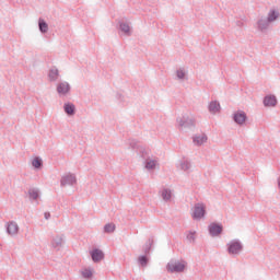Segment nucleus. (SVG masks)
Masks as SVG:
<instances>
[{"mask_svg":"<svg viewBox=\"0 0 280 280\" xmlns=\"http://www.w3.org/2000/svg\"><path fill=\"white\" fill-rule=\"evenodd\" d=\"M206 213H207V206H205V203H197L192 208L191 217L194 220H202Z\"/></svg>","mask_w":280,"mask_h":280,"instance_id":"f257e3e1","label":"nucleus"},{"mask_svg":"<svg viewBox=\"0 0 280 280\" xmlns=\"http://www.w3.org/2000/svg\"><path fill=\"white\" fill-rule=\"evenodd\" d=\"M185 261H171L167 265V270L168 272H183V270H185Z\"/></svg>","mask_w":280,"mask_h":280,"instance_id":"f03ea898","label":"nucleus"},{"mask_svg":"<svg viewBox=\"0 0 280 280\" xmlns=\"http://www.w3.org/2000/svg\"><path fill=\"white\" fill-rule=\"evenodd\" d=\"M242 252V244L240 242H232L229 244V253L230 255H237V253Z\"/></svg>","mask_w":280,"mask_h":280,"instance_id":"7ed1b4c3","label":"nucleus"},{"mask_svg":"<svg viewBox=\"0 0 280 280\" xmlns=\"http://www.w3.org/2000/svg\"><path fill=\"white\" fill-rule=\"evenodd\" d=\"M7 233L9 235H16L19 233V224L14 221L7 223Z\"/></svg>","mask_w":280,"mask_h":280,"instance_id":"20e7f679","label":"nucleus"},{"mask_svg":"<svg viewBox=\"0 0 280 280\" xmlns=\"http://www.w3.org/2000/svg\"><path fill=\"white\" fill-rule=\"evenodd\" d=\"M222 225L217 224V223H211L209 225V232L210 235H212L213 237H215L217 235H220V233H222Z\"/></svg>","mask_w":280,"mask_h":280,"instance_id":"39448f33","label":"nucleus"},{"mask_svg":"<svg viewBox=\"0 0 280 280\" xmlns=\"http://www.w3.org/2000/svg\"><path fill=\"white\" fill-rule=\"evenodd\" d=\"M77 179H75V175L73 174H68L66 176L62 177L61 179V185H75Z\"/></svg>","mask_w":280,"mask_h":280,"instance_id":"423d86ee","label":"nucleus"},{"mask_svg":"<svg viewBox=\"0 0 280 280\" xmlns=\"http://www.w3.org/2000/svg\"><path fill=\"white\" fill-rule=\"evenodd\" d=\"M70 86L69 83L63 82V83H59L57 86V93H59V95H67V93H69L70 91Z\"/></svg>","mask_w":280,"mask_h":280,"instance_id":"0eeeda50","label":"nucleus"},{"mask_svg":"<svg viewBox=\"0 0 280 280\" xmlns=\"http://www.w3.org/2000/svg\"><path fill=\"white\" fill-rule=\"evenodd\" d=\"M91 257L93 261H102V259H104V252H102L101 249H94L91 252Z\"/></svg>","mask_w":280,"mask_h":280,"instance_id":"6e6552de","label":"nucleus"},{"mask_svg":"<svg viewBox=\"0 0 280 280\" xmlns=\"http://www.w3.org/2000/svg\"><path fill=\"white\" fill-rule=\"evenodd\" d=\"M234 121L240 125L245 124L246 122V113L237 112L236 114H234Z\"/></svg>","mask_w":280,"mask_h":280,"instance_id":"1a4fd4ad","label":"nucleus"},{"mask_svg":"<svg viewBox=\"0 0 280 280\" xmlns=\"http://www.w3.org/2000/svg\"><path fill=\"white\" fill-rule=\"evenodd\" d=\"M265 106H277V96L267 95L264 100Z\"/></svg>","mask_w":280,"mask_h":280,"instance_id":"9d476101","label":"nucleus"},{"mask_svg":"<svg viewBox=\"0 0 280 280\" xmlns=\"http://www.w3.org/2000/svg\"><path fill=\"white\" fill-rule=\"evenodd\" d=\"M60 75V72L57 70V68H51L48 72V78L50 82H56Z\"/></svg>","mask_w":280,"mask_h":280,"instance_id":"9b49d317","label":"nucleus"},{"mask_svg":"<svg viewBox=\"0 0 280 280\" xmlns=\"http://www.w3.org/2000/svg\"><path fill=\"white\" fill-rule=\"evenodd\" d=\"M194 143H196V145H202V143H207V136L205 135L196 136L194 138Z\"/></svg>","mask_w":280,"mask_h":280,"instance_id":"f8f14e48","label":"nucleus"},{"mask_svg":"<svg viewBox=\"0 0 280 280\" xmlns=\"http://www.w3.org/2000/svg\"><path fill=\"white\" fill-rule=\"evenodd\" d=\"M209 110H210L211 113H213V114L220 113V103H218V102H212V103H210V105H209Z\"/></svg>","mask_w":280,"mask_h":280,"instance_id":"ddd939ff","label":"nucleus"},{"mask_svg":"<svg viewBox=\"0 0 280 280\" xmlns=\"http://www.w3.org/2000/svg\"><path fill=\"white\" fill-rule=\"evenodd\" d=\"M65 112L67 113V115H73L75 113V105L66 104L65 105Z\"/></svg>","mask_w":280,"mask_h":280,"instance_id":"4468645a","label":"nucleus"},{"mask_svg":"<svg viewBox=\"0 0 280 280\" xmlns=\"http://www.w3.org/2000/svg\"><path fill=\"white\" fill-rule=\"evenodd\" d=\"M277 19H279V13L275 10L270 11L268 15V21L272 22V21H277Z\"/></svg>","mask_w":280,"mask_h":280,"instance_id":"2eb2a0df","label":"nucleus"},{"mask_svg":"<svg viewBox=\"0 0 280 280\" xmlns=\"http://www.w3.org/2000/svg\"><path fill=\"white\" fill-rule=\"evenodd\" d=\"M105 233H114L115 232V223H107L104 226Z\"/></svg>","mask_w":280,"mask_h":280,"instance_id":"dca6fc26","label":"nucleus"},{"mask_svg":"<svg viewBox=\"0 0 280 280\" xmlns=\"http://www.w3.org/2000/svg\"><path fill=\"white\" fill-rule=\"evenodd\" d=\"M39 30L43 32V34L49 30V26L45 23V20H39Z\"/></svg>","mask_w":280,"mask_h":280,"instance_id":"f3484780","label":"nucleus"},{"mask_svg":"<svg viewBox=\"0 0 280 280\" xmlns=\"http://www.w3.org/2000/svg\"><path fill=\"white\" fill-rule=\"evenodd\" d=\"M82 277H84V279H91L93 277V270L84 269L82 271Z\"/></svg>","mask_w":280,"mask_h":280,"instance_id":"a211bd4d","label":"nucleus"},{"mask_svg":"<svg viewBox=\"0 0 280 280\" xmlns=\"http://www.w3.org/2000/svg\"><path fill=\"white\" fill-rule=\"evenodd\" d=\"M154 167H156V161L154 160H149L145 164V168L147 170H154Z\"/></svg>","mask_w":280,"mask_h":280,"instance_id":"6ab92c4d","label":"nucleus"},{"mask_svg":"<svg viewBox=\"0 0 280 280\" xmlns=\"http://www.w3.org/2000/svg\"><path fill=\"white\" fill-rule=\"evenodd\" d=\"M162 197H163V200H170V198H172V191L165 189L162 191Z\"/></svg>","mask_w":280,"mask_h":280,"instance_id":"aec40b11","label":"nucleus"},{"mask_svg":"<svg viewBox=\"0 0 280 280\" xmlns=\"http://www.w3.org/2000/svg\"><path fill=\"white\" fill-rule=\"evenodd\" d=\"M120 30L125 34H130V26L128 24H126V23L120 24Z\"/></svg>","mask_w":280,"mask_h":280,"instance_id":"412c9836","label":"nucleus"},{"mask_svg":"<svg viewBox=\"0 0 280 280\" xmlns=\"http://www.w3.org/2000/svg\"><path fill=\"white\" fill-rule=\"evenodd\" d=\"M32 165H33V167L38 168V167H40V165H43V161L38 158H35L32 162Z\"/></svg>","mask_w":280,"mask_h":280,"instance_id":"4be33fe9","label":"nucleus"},{"mask_svg":"<svg viewBox=\"0 0 280 280\" xmlns=\"http://www.w3.org/2000/svg\"><path fill=\"white\" fill-rule=\"evenodd\" d=\"M28 194H30V198H32L33 200H36V198H38V190L36 189L30 190Z\"/></svg>","mask_w":280,"mask_h":280,"instance_id":"5701e85b","label":"nucleus"},{"mask_svg":"<svg viewBox=\"0 0 280 280\" xmlns=\"http://www.w3.org/2000/svg\"><path fill=\"white\" fill-rule=\"evenodd\" d=\"M139 261H140V264H141V266H147V264H148V258H145V256H142V257L139 258Z\"/></svg>","mask_w":280,"mask_h":280,"instance_id":"b1692460","label":"nucleus"},{"mask_svg":"<svg viewBox=\"0 0 280 280\" xmlns=\"http://www.w3.org/2000/svg\"><path fill=\"white\" fill-rule=\"evenodd\" d=\"M177 78H179V80H183V78H185V72L183 70H177Z\"/></svg>","mask_w":280,"mask_h":280,"instance_id":"393cba45","label":"nucleus"},{"mask_svg":"<svg viewBox=\"0 0 280 280\" xmlns=\"http://www.w3.org/2000/svg\"><path fill=\"white\" fill-rule=\"evenodd\" d=\"M194 237H196V234H195V233H190V234L188 235V240H194Z\"/></svg>","mask_w":280,"mask_h":280,"instance_id":"a878e982","label":"nucleus"},{"mask_svg":"<svg viewBox=\"0 0 280 280\" xmlns=\"http://www.w3.org/2000/svg\"><path fill=\"white\" fill-rule=\"evenodd\" d=\"M258 25H259L260 28H264V26H262V25H264V21H260V22L258 23Z\"/></svg>","mask_w":280,"mask_h":280,"instance_id":"bb28decb","label":"nucleus"},{"mask_svg":"<svg viewBox=\"0 0 280 280\" xmlns=\"http://www.w3.org/2000/svg\"><path fill=\"white\" fill-rule=\"evenodd\" d=\"M49 215H50L49 213H47V212L45 213V218H46V220H48V219H49Z\"/></svg>","mask_w":280,"mask_h":280,"instance_id":"cd10ccee","label":"nucleus"}]
</instances>
